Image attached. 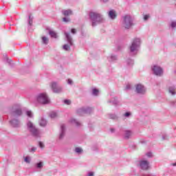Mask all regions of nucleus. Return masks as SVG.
Wrapping results in <instances>:
<instances>
[{
	"instance_id": "1",
	"label": "nucleus",
	"mask_w": 176,
	"mask_h": 176,
	"mask_svg": "<svg viewBox=\"0 0 176 176\" xmlns=\"http://www.w3.org/2000/svg\"><path fill=\"white\" fill-rule=\"evenodd\" d=\"M52 102L49 94L46 92H41L36 96L34 104L36 105H49Z\"/></svg>"
},
{
	"instance_id": "2",
	"label": "nucleus",
	"mask_w": 176,
	"mask_h": 176,
	"mask_svg": "<svg viewBox=\"0 0 176 176\" xmlns=\"http://www.w3.org/2000/svg\"><path fill=\"white\" fill-rule=\"evenodd\" d=\"M141 38L138 37H135L132 41L131 44L129 47V50L131 53H133V54H136L137 52L140 50V47H141V43H142Z\"/></svg>"
},
{
	"instance_id": "3",
	"label": "nucleus",
	"mask_w": 176,
	"mask_h": 176,
	"mask_svg": "<svg viewBox=\"0 0 176 176\" xmlns=\"http://www.w3.org/2000/svg\"><path fill=\"white\" fill-rule=\"evenodd\" d=\"M133 25H134V23L133 22V17H131V16L124 15V16H122V28H124V30H130V28H131Z\"/></svg>"
},
{
	"instance_id": "4",
	"label": "nucleus",
	"mask_w": 176,
	"mask_h": 176,
	"mask_svg": "<svg viewBox=\"0 0 176 176\" xmlns=\"http://www.w3.org/2000/svg\"><path fill=\"white\" fill-rule=\"evenodd\" d=\"M89 18L92 22V27H96L98 23L102 21V15L97 12H90Z\"/></svg>"
},
{
	"instance_id": "5",
	"label": "nucleus",
	"mask_w": 176,
	"mask_h": 176,
	"mask_svg": "<svg viewBox=\"0 0 176 176\" xmlns=\"http://www.w3.org/2000/svg\"><path fill=\"white\" fill-rule=\"evenodd\" d=\"M27 129L34 137H41V131L36 129L35 125L33 124L32 122H28L27 123Z\"/></svg>"
},
{
	"instance_id": "6",
	"label": "nucleus",
	"mask_w": 176,
	"mask_h": 176,
	"mask_svg": "<svg viewBox=\"0 0 176 176\" xmlns=\"http://www.w3.org/2000/svg\"><path fill=\"white\" fill-rule=\"evenodd\" d=\"M135 92L136 94L144 96L146 94V87L142 83H138L135 85Z\"/></svg>"
},
{
	"instance_id": "7",
	"label": "nucleus",
	"mask_w": 176,
	"mask_h": 176,
	"mask_svg": "<svg viewBox=\"0 0 176 176\" xmlns=\"http://www.w3.org/2000/svg\"><path fill=\"white\" fill-rule=\"evenodd\" d=\"M66 41H67V44H65L63 46V50H65V52H69L71 50V46L74 45V43L72 41V37L69 35V33L65 32Z\"/></svg>"
},
{
	"instance_id": "8",
	"label": "nucleus",
	"mask_w": 176,
	"mask_h": 176,
	"mask_svg": "<svg viewBox=\"0 0 176 176\" xmlns=\"http://www.w3.org/2000/svg\"><path fill=\"white\" fill-rule=\"evenodd\" d=\"M152 71L154 75H156V76H162V75H163V68L157 65L153 66Z\"/></svg>"
},
{
	"instance_id": "9",
	"label": "nucleus",
	"mask_w": 176,
	"mask_h": 176,
	"mask_svg": "<svg viewBox=\"0 0 176 176\" xmlns=\"http://www.w3.org/2000/svg\"><path fill=\"white\" fill-rule=\"evenodd\" d=\"M50 87L54 93H61L63 91V87L59 86L56 82H51Z\"/></svg>"
},
{
	"instance_id": "10",
	"label": "nucleus",
	"mask_w": 176,
	"mask_h": 176,
	"mask_svg": "<svg viewBox=\"0 0 176 176\" xmlns=\"http://www.w3.org/2000/svg\"><path fill=\"white\" fill-rule=\"evenodd\" d=\"M140 167L142 170H148L149 168V162L146 160L140 161Z\"/></svg>"
},
{
	"instance_id": "11",
	"label": "nucleus",
	"mask_w": 176,
	"mask_h": 176,
	"mask_svg": "<svg viewBox=\"0 0 176 176\" xmlns=\"http://www.w3.org/2000/svg\"><path fill=\"white\" fill-rule=\"evenodd\" d=\"M168 94L171 97H175L176 96V87L174 85L168 87Z\"/></svg>"
},
{
	"instance_id": "12",
	"label": "nucleus",
	"mask_w": 176,
	"mask_h": 176,
	"mask_svg": "<svg viewBox=\"0 0 176 176\" xmlns=\"http://www.w3.org/2000/svg\"><path fill=\"white\" fill-rule=\"evenodd\" d=\"M133 135V131L130 130L124 131L123 138L124 140H130Z\"/></svg>"
},
{
	"instance_id": "13",
	"label": "nucleus",
	"mask_w": 176,
	"mask_h": 176,
	"mask_svg": "<svg viewBox=\"0 0 176 176\" xmlns=\"http://www.w3.org/2000/svg\"><path fill=\"white\" fill-rule=\"evenodd\" d=\"M65 135V124H63L60 125V131L59 133V139L63 140Z\"/></svg>"
},
{
	"instance_id": "14",
	"label": "nucleus",
	"mask_w": 176,
	"mask_h": 176,
	"mask_svg": "<svg viewBox=\"0 0 176 176\" xmlns=\"http://www.w3.org/2000/svg\"><path fill=\"white\" fill-rule=\"evenodd\" d=\"M116 11L115 10H110L108 12V16L111 19V20H115L117 17Z\"/></svg>"
},
{
	"instance_id": "15",
	"label": "nucleus",
	"mask_w": 176,
	"mask_h": 176,
	"mask_svg": "<svg viewBox=\"0 0 176 176\" xmlns=\"http://www.w3.org/2000/svg\"><path fill=\"white\" fill-rule=\"evenodd\" d=\"M10 124L12 127H20V121L14 119L10 121Z\"/></svg>"
},
{
	"instance_id": "16",
	"label": "nucleus",
	"mask_w": 176,
	"mask_h": 176,
	"mask_svg": "<svg viewBox=\"0 0 176 176\" xmlns=\"http://www.w3.org/2000/svg\"><path fill=\"white\" fill-rule=\"evenodd\" d=\"M44 166H45V162L40 161L35 164L34 167L37 170H42V168H43Z\"/></svg>"
},
{
	"instance_id": "17",
	"label": "nucleus",
	"mask_w": 176,
	"mask_h": 176,
	"mask_svg": "<svg viewBox=\"0 0 176 176\" xmlns=\"http://www.w3.org/2000/svg\"><path fill=\"white\" fill-rule=\"evenodd\" d=\"M23 115V111H21V109H16L13 113L12 116H21Z\"/></svg>"
},
{
	"instance_id": "18",
	"label": "nucleus",
	"mask_w": 176,
	"mask_h": 176,
	"mask_svg": "<svg viewBox=\"0 0 176 176\" xmlns=\"http://www.w3.org/2000/svg\"><path fill=\"white\" fill-rule=\"evenodd\" d=\"M41 42L43 45H47L49 43V38L46 36H42Z\"/></svg>"
},
{
	"instance_id": "19",
	"label": "nucleus",
	"mask_w": 176,
	"mask_h": 176,
	"mask_svg": "<svg viewBox=\"0 0 176 176\" xmlns=\"http://www.w3.org/2000/svg\"><path fill=\"white\" fill-rule=\"evenodd\" d=\"M74 152L77 155H82V153H83V148L82 147H76L74 148Z\"/></svg>"
},
{
	"instance_id": "20",
	"label": "nucleus",
	"mask_w": 176,
	"mask_h": 176,
	"mask_svg": "<svg viewBox=\"0 0 176 176\" xmlns=\"http://www.w3.org/2000/svg\"><path fill=\"white\" fill-rule=\"evenodd\" d=\"M49 34L50 35L51 38H54L55 39L58 38V34H57L56 32L53 30H50Z\"/></svg>"
},
{
	"instance_id": "21",
	"label": "nucleus",
	"mask_w": 176,
	"mask_h": 176,
	"mask_svg": "<svg viewBox=\"0 0 176 176\" xmlns=\"http://www.w3.org/2000/svg\"><path fill=\"white\" fill-rule=\"evenodd\" d=\"M69 123H71L72 124H74V126H80V122L75 120V118L70 119Z\"/></svg>"
},
{
	"instance_id": "22",
	"label": "nucleus",
	"mask_w": 176,
	"mask_h": 176,
	"mask_svg": "<svg viewBox=\"0 0 176 176\" xmlns=\"http://www.w3.org/2000/svg\"><path fill=\"white\" fill-rule=\"evenodd\" d=\"M39 124L41 127H45V126L47 124V122L46 120H45V118H41L39 120Z\"/></svg>"
},
{
	"instance_id": "23",
	"label": "nucleus",
	"mask_w": 176,
	"mask_h": 176,
	"mask_svg": "<svg viewBox=\"0 0 176 176\" xmlns=\"http://www.w3.org/2000/svg\"><path fill=\"white\" fill-rule=\"evenodd\" d=\"M64 16H71L72 14V10H64L62 11Z\"/></svg>"
},
{
	"instance_id": "24",
	"label": "nucleus",
	"mask_w": 176,
	"mask_h": 176,
	"mask_svg": "<svg viewBox=\"0 0 176 176\" xmlns=\"http://www.w3.org/2000/svg\"><path fill=\"white\" fill-rule=\"evenodd\" d=\"M50 117L52 118V119H56V118H58V113L56 112V111H52L50 113Z\"/></svg>"
},
{
	"instance_id": "25",
	"label": "nucleus",
	"mask_w": 176,
	"mask_h": 176,
	"mask_svg": "<svg viewBox=\"0 0 176 176\" xmlns=\"http://www.w3.org/2000/svg\"><path fill=\"white\" fill-rule=\"evenodd\" d=\"M25 115L28 118H34V113H32V111L31 110H27L25 111Z\"/></svg>"
},
{
	"instance_id": "26",
	"label": "nucleus",
	"mask_w": 176,
	"mask_h": 176,
	"mask_svg": "<svg viewBox=\"0 0 176 176\" xmlns=\"http://www.w3.org/2000/svg\"><path fill=\"white\" fill-rule=\"evenodd\" d=\"M108 60L109 61H115L118 60V58L116 57V56L111 54L109 56H108Z\"/></svg>"
},
{
	"instance_id": "27",
	"label": "nucleus",
	"mask_w": 176,
	"mask_h": 176,
	"mask_svg": "<svg viewBox=\"0 0 176 176\" xmlns=\"http://www.w3.org/2000/svg\"><path fill=\"white\" fill-rule=\"evenodd\" d=\"M24 162L27 163L28 164H30L31 163V157L30 156H25L23 157Z\"/></svg>"
},
{
	"instance_id": "28",
	"label": "nucleus",
	"mask_w": 176,
	"mask_h": 176,
	"mask_svg": "<svg viewBox=\"0 0 176 176\" xmlns=\"http://www.w3.org/2000/svg\"><path fill=\"white\" fill-rule=\"evenodd\" d=\"M100 93V91L96 88L92 89V94L93 96H98V94Z\"/></svg>"
},
{
	"instance_id": "29",
	"label": "nucleus",
	"mask_w": 176,
	"mask_h": 176,
	"mask_svg": "<svg viewBox=\"0 0 176 176\" xmlns=\"http://www.w3.org/2000/svg\"><path fill=\"white\" fill-rule=\"evenodd\" d=\"M151 19V15L149 14H146L143 15V20L144 21H147V20H149Z\"/></svg>"
},
{
	"instance_id": "30",
	"label": "nucleus",
	"mask_w": 176,
	"mask_h": 176,
	"mask_svg": "<svg viewBox=\"0 0 176 176\" xmlns=\"http://www.w3.org/2000/svg\"><path fill=\"white\" fill-rule=\"evenodd\" d=\"M170 25L171 28H176V21H172L170 23Z\"/></svg>"
},
{
	"instance_id": "31",
	"label": "nucleus",
	"mask_w": 176,
	"mask_h": 176,
	"mask_svg": "<svg viewBox=\"0 0 176 176\" xmlns=\"http://www.w3.org/2000/svg\"><path fill=\"white\" fill-rule=\"evenodd\" d=\"M38 146L41 149L45 148V143L43 142H38Z\"/></svg>"
},
{
	"instance_id": "32",
	"label": "nucleus",
	"mask_w": 176,
	"mask_h": 176,
	"mask_svg": "<svg viewBox=\"0 0 176 176\" xmlns=\"http://www.w3.org/2000/svg\"><path fill=\"white\" fill-rule=\"evenodd\" d=\"M130 116H131V112H126L125 113L123 114L124 118H130Z\"/></svg>"
},
{
	"instance_id": "33",
	"label": "nucleus",
	"mask_w": 176,
	"mask_h": 176,
	"mask_svg": "<svg viewBox=\"0 0 176 176\" xmlns=\"http://www.w3.org/2000/svg\"><path fill=\"white\" fill-rule=\"evenodd\" d=\"M127 64H128V65H133L134 64V60L129 59L127 60Z\"/></svg>"
},
{
	"instance_id": "34",
	"label": "nucleus",
	"mask_w": 176,
	"mask_h": 176,
	"mask_svg": "<svg viewBox=\"0 0 176 176\" xmlns=\"http://www.w3.org/2000/svg\"><path fill=\"white\" fill-rule=\"evenodd\" d=\"M63 102L65 105H71V100H63Z\"/></svg>"
},
{
	"instance_id": "35",
	"label": "nucleus",
	"mask_w": 176,
	"mask_h": 176,
	"mask_svg": "<svg viewBox=\"0 0 176 176\" xmlns=\"http://www.w3.org/2000/svg\"><path fill=\"white\" fill-rule=\"evenodd\" d=\"M109 118L110 119H118V116H116V114H110Z\"/></svg>"
},
{
	"instance_id": "36",
	"label": "nucleus",
	"mask_w": 176,
	"mask_h": 176,
	"mask_svg": "<svg viewBox=\"0 0 176 176\" xmlns=\"http://www.w3.org/2000/svg\"><path fill=\"white\" fill-rule=\"evenodd\" d=\"M78 113H80L82 112H83L84 113H86L87 111H86V109H85L84 108L82 109H80L78 111Z\"/></svg>"
},
{
	"instance_id": "37",
	"label": "nucleus",
	"mask_w": 176,
	"mask_h": 176,
	"mask_svg": "<svg viewBox=\"0 0 176 176\" xmlns=\"http://www.w3.org/2000/svg\"><path fill=\"white\" fill-rule=\"evenodd\" d=\"M63 21L65 23H69L70 19H69V18L65 17V18L63 19Z\"/></svg>"
},
{
	"instance_id": "38",
	"label": "nucleus",
	"mask_w": 176,
	"mask_h": 176,
	"mask_svg": "<svg viewBox=\"0 0 176 176\" xmlns=\"http://www.w3.org/2000/svg\"><path fill=\"white\" fill-rule=\"evenodd\" d=\"M29 25H32V18L31 16H29Z\"/></svg>"
},
{
	"instance_id": "39",
	"label": "nucleus",
	"mask_w": 176,
	"mask_h": 176,
	"mask_svg": "<svg viewBox=\"0 0 176 176\" xmlns=\"http://www.w3.org/2000/svg\"><path fill=\"white\" fill-rule=\"evenodd\" d=\"M74 83V81L71 78L67 79V84L68 85H72Z\"/></svg>"
},
{
	"instance_id": "40",
	"label": "nucleus",
	"mask_w": 176,
	"mask_h": 176,
	"mask_svg": "<svg viewBox=\"0 0 176 176\" xmlns=\"http://www.w3.org/2000/svg\"><path fill=\"white\" fill-rule=\"evenodd\" d=\"M147 157H152L153 156V154L151 152H148L146 153Z\"/></svg>"
},
{
	"instance_id": "41",
	"label": "nucleus",
	"mask_w": 176,
	"mask_h": 176,
	"mask_svg": "<svg viewBox=\"0 0 176 176\" xmlns=\"http://www.w3.org/2000/svg\"><path fill=\"white\" fill-rule=\"evenodd\" d=\"M71 32H72V34H76V29H72V30H71Z\"/></svg>"
},
{
	"instance_id": "42",
	"label": "nucleus",
	"mask_w": 176,
	"mask_h": 176,
	"mask_svg": "<svg viewBox=\"0 0 176 176\" xmlns=\"http://www.w3.org/2000/svg\"><path fill=\"white\" fill-rule=\"evenodd\" d=\"M35 151H36V147H32L30 148V152H35Z\"/></svg>"
},
{
	"instance_id": "43",
	"label": "nucleus",
	"mask_w": 176,
	"mask_h": 176,
	"mask_svg": "<svg viewBox=\"0 0 176 176\" xmlns=\"http://www.w3.org/2000/svg\"><path fill=\"white\" fill-rule=\"evenodd\" d=\"M126 90H129V89H131V85H127L126 86Z\"/></svg>"
},
{
	"instance_id": "44",
	"label": "nucleus",
	"mask_w": 176,
	"mask_h": 176,
	"mask_svg": "<svg viewBox=\"0 0 176 176\" xmlns=\"http://www.w3.org/2000/svg\"><path fill=\"white\" fill-rule=\"evenodd\" d=\"M110 131H111V133H115V131H116L115 128H111Z\"/></svg>"
},
{
	"instance_id": "45",
	"label": "nucleus",
	"mask_w": 176,
	"mask_h": 176,
	"mask_svg": "<svg viewBox=\"0 0 176 176\" xmlns=\"http://www.w3.org/2000/svg\"><path fill=\"white\" fill-rule=\"evenodd\" d=\"M102 2H103L104 3H107V2H109V0H101Z\"/></svg>"
},
{
	"instance_id": "46",
	"label": "nucleus",
	"mask_w": 176,
	"mask_h": 176,
	"mask_svg": "<svg viewBox=\"0 0 176 176\" xmlns=\"http://www.w3.org/2000/svg\"><path fill=\"white\" fill-rule=\"evenodd\" d=\"M173 167H176V162L170 164Z\"/></svg>"
},
{
	"instance_id": "47",
	"label": "nucleus",
	"mask_w": 176,
	"mask_h": 176,
	"mask_svg": "<svg viewBox=\"0 0 176 176\" xmlns=\"http://www.w3.org/2000/svg\"><path fill=\"white\" fill-rule=\"evenodd\" d=\"M162 140H167V135L162 136Z\"/></svg>"
},
{
	"instance_id": "48",
	"label": "nucleus",
	"mask_w": 176,
	"mask_h": 176,
	"mask_svg": "<svg viewBox=\"0 0 176 176\" xmlns=\"http://www.w3.org/2000/svg\"><path fill=\"white\" fill-rule=\"evenodd\" d=\"M109 102H112V104H118V102H115V101H113V102L109 101Z\"/></svg>"
}]
</instances>
